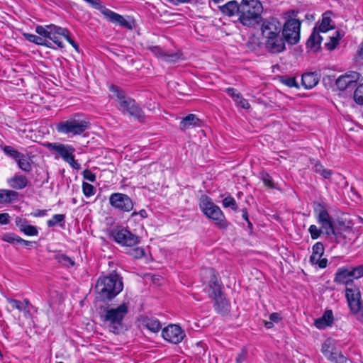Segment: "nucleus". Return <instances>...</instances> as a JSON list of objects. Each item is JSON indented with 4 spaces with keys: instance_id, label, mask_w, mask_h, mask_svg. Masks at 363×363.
Masks as SVG:
<instances>
[{
    "instance_id": "de8ad7c7",
    "label": "nucleus",
    "mask_w": 363,
    "mask_h": 363,
    "mask_svg": "<svg viewBox=\"0 0 363 363\" xmlns=\"http://www.w3.org/2000/svg\"><path fill=\"white\" fill-rule=\"evenodd\" d=\"M87 4H89L91 7L95 9L99 10L101 13H103L104 9H106L104 6L102 5L101 0H84Z\"/></svg>"
},
{
    "instance_id": "f8f14e48",
    "label": "nucleus",
    "mask_w": 363,
    "mask_h": 363,
    "mask_svg": "<svg viewBox=\"0 0 363 363\" xmlns=\"http://www.w3.org/2000/svg\"><path fill=\"white\" fill-rule=\"evenodd\" d=\"M286 40L284 35L280 33L277 35L264 39L265 49L271 54H279L286 50Z\"/></svg>"
},
{
    "instance_id": "49530a36",
    "label": "nucleus",
    "mask_w": 363,
    "mask_h": 363,
    "mask_svg": "<svg viewBox=\"0 0 363 363\" xmlns=\"http://www.w3.org/2000/svg\"><path fill=\"white\" fill-rule=\"evenodd\" d=\"M21 232L29 236H35L38 234V231L35 226L28 224L23 228H21Z\"/></svg>"
},
{
    "instance_id": "cd10ccee",
    "label": "nucleus",
    "mask_w": 363,
    "mask_h": 363,
    "mask_svg": "<svg viewBox=\"0 0 363 363\" xmlns=\"http://www.w3.org/2000/svg\"><path fill=\"white\" fill-rule=\"evenodd\" d=\"M25 38L30 42L34 43L37 45H45L48 48H52L51 43L45 39L42 36H38L34 34L24 33Z\"/></svg>"
},
{
    "instance_id": "39448f33",
    "label": "nucleus",
    "mask_w": 363,
    "mask_h": 363,
    "mask_svg": "<svg viewBox=\"0 0 363 363\" xmlns=\"http://www.w3.org/2000/svg\"><path fill=\"white\" fill-rule=\"evenodd\" d=\"M89 122L82 119L79 115H75L65 121L56 125V130L58 133L77 135L82 134L89 127Z\"/></svg>"
},
{
    "instance_id": "2f4dec72",
    "label": "nucleus",
    "mask_w": 363,
    "mask_h": 363,
    "mask_svg": "<svg viewBox=\"0 0 363 363\" xmlns=\"http://www.w3.org/2000/svg\"><path fill=\"white\" fill-rule=\"evenodd\" d=\"M16 162L18 164V168L21 169V170L26 172H30L31 171V164L28 162L25 155H23V153L21 155V157L16 160Z\"/></svg>"
},
{
    "instance_id": "0eeeda50",
    "label": "nucleus",
    "mask_w": 363,
    "mask_h": 363,
    "mask_svg": "<svg viewBox=\"0 0 363 363\" xmlns=\"http://www.w3.org/2000/svg\"><path fill=\"white\" fill-rule=\"evenodd\" d=\"M345 296L351 311L363 318V305L359 289L356 286H347L345 289Z\"/></svg>"
},
{
    "instance_id": "bf43d9fd",
    "label": "nucleus",
    "mask_w": 363,
    "mask_h": 363,
    "mask_svg": "<svg viewBox=\"0 0 363 363\" xmlns=\"http://www.w3.org/2000/svg\"><path fill=\"white\" fill-rule=\"evenodd\" d=\"M82 175L84 179L89 182H94L96 180V175L94 173H92L89 169L84 170Z\"/></svg>"
},
{
    "instance_id": "1a4fd4ad",
    "label": "nucleus",
    "mask_w": 363,
    "mask_h": 363,
    "mask_svg": "<svg viewBox=\"0 0 363 363\" xmlns=\"http://www.w3.org/2000/svg\"><path fill=\"white\" fill-rule=\"evenodd\" d=\"M313 209L317 215L318 223L321 225L325 235L329 236V232H333L334 227L330 214L320 203H314Z\"/></svg>"
},
{
    "instance_id": "b1692460",
    "label": "nucleus",
    "mask_w": 363,
    "mask_h": 363,
    "mask_svg": "<svg viewBox=\"0 0 363 363\" xmlns=\"http://www.w3.org/2000/svg\"><path fill=\"white\" fill-rule=\"evenodd\" d=\"M215 301L214 307L217 313L222 315H227L230 312V303L223 296L213 299Z\"/></svg>"
},
{
    "instance_id": "4be33fe9",
    "label": "nucleus",
    "mask_w": 363,
    "mask_h": 363,
    "mask_svg": "<svg viewBox=\"0 0 363 363\" xmlns=\"http://www.w3.org/2000/svg\"><path fill=\"white\" fill-rule=\"evenodd\" d=\"M201 121L194 114H189L184 117L180 122V129L184 130L194 126H201Z\"/></svg>"
},
{
    "instance_id": "c9c22d12",
    "label": "nucleus",
    "mask_w": 363,
    "mask_h": 363,
    "mask_svg": "<svg viewBox=\"0 0 363 363\" xmlns=\"http://www.w3.org/2000/svg\"><path fill=\"white\" fill-rule=\"evenodd\" d=\"M329 360L335 362V363H352L351 361L347 359L342 353L334 351L332 355L328 358Z\"/></svg>"
},
{
    "instance_id": "423d86ee",
    "label": "nucleus",
    "mask_w": 363,
    "mask_h": 363,
    "mask_svg": "<svg viewBox=\"0 0 363 363\" xmlns=\"http://www.w3.org/2000/svg\"><path fill=\"white\" fill-rule=\"evenodd\" d=\"M108 235L110 238L122 246L133 247L140 242L138 236L121 226L110 229Z\"/></svg>"
},
{
    "instance_id": "7c9ffc66",
    "label": "nucleus",
    "mask_w": 363,
    "mask_h": 363,
    "mask_svg": "<svg viewBox=\"0 0 363 363\" xmlns=\"http://www.w3.org/2000/svg\"><path fill=\"white\" fill-rule=\"evenodd\" d=\"M279 82L289 87V88H299V84L298 82L296 81V79L295 77H289V76H281L279 79Z\"/></svg>"
},
{
    "instance_id": "5701e85b",
    "label": "nucleus",
    "mask_w": 363,
    "mask_h": 363,
    "mask_svg": "<svg viewBox=\"0 0 363 363\" xmlns=\"http://www.w3.org/2000/svg\"><path fill=\"white\" fill-rule=\"evenodd\" d=\"M333 322V314L331 310L326 311L322 317L315 320L314 325L318 329L330 326Z\"/></svg>"
},
{
    "instance_id": "4d7b16f0",
    "label": "nucleus",
    "mask_w": 363,
    "mask_h": 363,
    "mask_svg": "<svg viewBox=\"0 0 363 363\" xmlns=\"http://www.w3.org/2000/svg\"><path fill=\"white\" fill-rule=\"evenodd\" d=\"M8 302L11 305V306L19 311H22L24 310V308L23 306V303L21 302L18 300L13 299V298H9Z\"/></svg>"
},
{
    "instance_id": "338daca9",
    "label": "nucleus",
    "mask_w": 363,
    "mask_h": 363,
    "mask_svg": "<svg viewBox=\"0 0 363 363\" xmlns=\"http://www.w3.org/2000/svg\"><path fill=\"white\" fill-rule=\"evenodd\" d=\"M16 224L19 228L21 231V228H23L26 225H27V221L26 220H23L20 218H17L16 219Z\"/></svg>"
},
{
    "instance_id": "8fccbe9b",
    "label": "nucleus",
    "mask_w": 363,
    "mask_h": 363,
    "mask_svg": "<svg viewBox=\"0 0 363 363\" xmlns=\"http://www.w3.org/2000/svg\"><path fill=\"white\" fill-rule=\"evenodd\" d=\"M261 179L262 180L264 184L267 186H268L269 188H274V187L272 178V177L269 174H267L266 172L262 173L261 174Z\"/></svg>"
},
{
    "instance_id": "680f3d73",
    "label": "nucleus",
    "mask_w": 363,
    "mask_h": 363,
    "mask_svg": "<svg viewBox=\"0 0 363 363\" xmlns=\"http://www.w3.org/2000/svg\"><path fill=\"white\" fill-rule=\"evenodd\" d=\"M235 102L238 104V106H240L242 108L248 109L250 107V105L248 103L247 100L242 98L241 95L240 98H238V101Z\"/></svg>"
},
{
    "instance_id": "72a5a7b5",
    "label": "nucleus",
    "mask_w": 363,
    "mask_h": 363,
    "mask_svg": "<svg viewBox=\"0 0 363 363\" xmlns=\"http://www.w3.org/2000/svg\"><path fill=\"white\" fill-rule=\"evenodd\" d=\"M206 272L211 276L209 287H221L220 279H218L216 271L213 268L207 269Z\"/></svg>"
},
{
    "instance_id": "2eb2a0df",
    "label": "nucleus",
    "mask_w": 363,
    "mask_h": 363,
    "mask_svg": "<svg viewBox=\"0 0 363 363\" xmlns=\"http://www.w3.org/2000/svg\"><path fill=\"white\" fill-rule=\"evenodd\" d=\"M162 337L173 344H178L182 341L185 334L182 328L177 325H169L162 331Z\"/></svg>"
},
{
    "instance_id": "e433bc0d",
    "label": "nucleus",
    "mask_w": 363,
    "mask_h": 363,
    "mask_svg": "<svg viewBox=\"0 0 363 363\" xmlns=\"http://www.w3.org/2000/svg\"><path fill=\"white\" fill-rule=\"evenodd\" d=\"M2 240L11 244H18L22 241V238L12 233H6L2 236Z\"/></svg>"
},
{
    "instance_id": "a19ab883",
    "label": "nucleus",
    "mask_w": 363,
    "mask_h": 363,
    "mask_svg": "<svg viewBox=\"0 0 363 363\" xmlns=\"http://www.w3.org/2000/svg\"><path fill=\"white\" fill-rule=\"evenodd\" d=\"M82 190L86 197H90L96 193L94 186L85 182L82 183Z\"/></svg>"
},
{
    "instance_id": "9b49d317",
    "label": "nucleus",
    "mask_w": 363,
    "mask_h": 363,
    "mask_svg": "<svg viewBox=\"0 0 363 363\" xmlns=\"http://www.w3.org/2000/svg\"><path fill=\"white\" fill-rule=\"evenodd\" d=\"M360 74L357 72H350L344 75L340 76L335 82L339 90H352L357 86V82L360 80Z\"/></svg>"
},
{
    "instance_id": "412c9836",
    "label": "nucleus",
    "mask_w": 363,
    "mask_h": 363,
    "mask_svg": "<svg viewBox=\"0 0 363 363\" xmlns=\"http://www.w3.org/2000/svg\"><path fill=\"white\" fill-rule=\"evenodd\" d=\"M7 182L10 187L17 190L24 189L28 184L26 177L21 174H15L9 178Z\"/></svg>"
},
{
    "instance_id": "f3484780",
    "label": "nucleus",
    "mask_w": 363,
    "mask_h": 363,
    "mask_svg": "<svg viewBox=\"0 0 363 363\" xmlns=\"http://www.w3.org/2000/svg\"><path fill=\"white\" fill-rule=\"evenodd\" d=\"M351 267H342L337 269L334 278V281L338 284H345L346 287L354 286L353 284Z\"/></svg>"
},
{
    "instance_id": "9d476101",
    "label": "nucleus",
    "mask_w": 363,
    "mask_h": 363,
    "mask_svg": "<svg viewBox=\"0 0 363 363\" xmlns=\"http://www.w3.org/2000/svg\"><path fill=\"white\" fill-rule=\"evenodd\" d=\"M110 205L122 212H130L133 208L132 199L126 194L113 193L109 196Z\"/></svg>"
},
{
    "instance_id": "c756f323",
    "label": "nucleus",
    "mask_w": 363,
    "mask_h": 363,
    "mask_svg": "<svg viewBox=\"0 0 363 363\" xmlns=\"http://www.w3.org/2000/svg\"><path fill=\"white\" fill-rule=\"evenodd\" d=\"M18 196V193L13 190L3 189L0 193V198L5 202H11L16 200Z\"/></svg>"
},
{
    "instance_id": "c03bdc74",
    "label": "nucleus",
    "mask_w": 363,
    "mask_h": 363,
    "mask_svg": "<svg viewBox=\"0 0 363 363\" xmlns=\"http://www.w3.org/2000/svg\"><path fill=\"white\" fill-rule=\"evenodd\" d=\"M65 218V216L64 214H55L50 220L47 221V225L48 227L55 226L57 223L64 221Z\"/></svg>"
},
{
    "instance_id": "6ab92c4d",
    "label": "nucleus",
    "mask_w": 363,
    "mask_h": 363,
    "mask_svg": "<svg viewBox=\"0 0 363 363\" xmlns=\"http://www.w3.org/2000/svg\"><path fill=\"white\" fill-rule=\"evenodd\" d=\"M35 31L39 35L57 34L59 35L64 36L69 34V31L67 28H62L54 24H50L45 26H38L35 28Z\"/></svg>"
},
{
    "instance_id": "ddd939ff",
    "label": "nucleus",
    "mask_w": 363,
    "mask_h": 363,
    "mask_svg": "<svg viewBox=\"0 0 363 363\" xmlns=\"http://www.w3.org/2000/svg\"><path fill=\"white\" fill-rule=\"evenodd\" d=\"M333 231L329 232V235H334L335 242L342 246H345L354 235L352 228L345 225H340V227L334 226Z\"/></svg>"
},
{
    "instance_id": "09e8293b",
    "label": "nucleus",
    "mask_w": 363,
    "mask_h": 363,
    "mask_svg": "<svg viewBox=\"0 0 363 363\" xmlns=\"http://www.w3.org/2000/svg\"><path fill=\"white\" fill-rule=\"evenodd\" d=\"M330 18H323L322 21L319 26V32L327 33L330 30Z\"/></svg>"
},
{
    "instance_id": "864d4df0",
    "label": "nucleus",
    "mask_w": 363,
    "mask_h": 363,
    "mask_svg": "<svg viewBox=\"0 0 363 363\" xmlns=\"http://www.w3.org/2000/svg\"><path fill=\"white\" fill-rule=\"evenodd\" d=\"M57 34H51L47 35H41L45 39L48 38L51 40L55 44H56L59 48H62L64 45L62 41L60 40L59 38L57 36Z\"/></svg>"
},
{
    "instance_id": "bb28decb",
    "label": "nucleus",
    "mask_w": 363,
    "mask_h": 363,
    "mask_svg": "<svg viewBox=\"0 0 363 363\" xmlns=\"http://www.w3.org/2000/svg\"><path fill=\"white\" fill-rule=\"evenodd\" d=\"M75 149L69 145H63L60 152V156L67 162L69 160L73 162V156Z\"/></svg>"
},
{
    "instance_id": "a211bd4d",
    "label": "nucleus",
    "mask_w": 363,
    "mask_h": 363,
    "mask_svg": "<svg viewBox=\"0 0 363 363\" xmlns=\"http://www.w3.org/2000/svg\"><path fill=\"white\" fill-rule=\"evenodd\" d=\"M102 14L112 23L127 29H132L133 28L132 23L127 21L123 16L107 8L104 9Z\"/></svg>"
},
{
    "instance_id": "58836bf2",
    "label": "nucleus",
    "mask_w": 363,
    "mask_h": 363,
    "mask_svg": "<svg viewBox=\"0 0 363 363\" xmlns=\"http://www.w3.org/2000/svg\"><path fill=\"white\" fill-rule=\"evenodd\" d=\"M321 351L328 359L332 355L334 350L331 348L330 340H328L323 343Z\"/></svg>"
},
{
    "instance_id": "393cba45",
    "label": "nucleus",
    "mask_w": 363,
    "mask_h": 363,
    "mask_svg": "<svg viewBox=\"0 0 363 363\" xmlns=\"http://www.w3.org/2000/svg\"><path fill=\"white\" fill-rule=\"evenodd\" d=\"M322 39L323 38L320 35V32L316 31L315 29H314L308 40H307V47L311 50H313L315 52L318 51L320 48Z\"/></svg>"
},
{
    "instance_id": "79ce46f5",
    "label": "nucleus",
    "mask_w": 363,
    "mask_h": 363,
    "mask_svg": "<svg viewBox=\"0 0 363 363\" xmlns=\"http://www.w3.org/2000/svg\"><path fill=\"white\" fill-rule=\"evenodd\" d=\"M308 232L311 234V237L313 240L318 239L324 231L323 229L318 228L315 225H310L308 228Z\"/></svg>"
},
{
    "instance_id": "4468645a",
    "label": "nucleus",
    "mask_w": 363,
    "mask_h": 363,
    "mask_svg": "<svg viewBox=\"0 0 363 363\" xmlns=\"http://www.w3.org/2000/svg\"><path fill=\"white\" fill-rule=\"evenodd\" d=\"M283 26L274 18L266 19L261 27L264 39L282 33Z\"/></svg>"
},
{
    "instance_id": "774afa93",
    "label": "nucleus",
    "mask_w": 363,
    "mask_h": 363,
    "mask_svg": "<svg viewBox=\"0 0 363 363\" xmlns=\"http://www.w3.org/2000/svg\"><path fill=\"white\" fill-rule=\"evenodd\" d=\"M247 357V353L245 351L242 350L238 356L236 357V362L238 363H242L243 362Z\"/></svg>"
},
{
    "instance_id": "f257e3e1",
    "label": "nucleus",
    "mask_w": 363,
    "mask_h": 363,
    "mask_svg": "<svg viewBox=\"0 0 363 363\" xmlns=\"http://www.w3.org/2000/svg\"><path fill=\"white\" fill-rule=\"evenodd\" d=\"M223 13L238 16V21L244 26L253 27L262 21L263 6L259 0L230 1L220 7Z\"/></svg>"
},
{
    "instance_id": "e2e57ef3",
    "label": "nucleus",
    "mask_w": 363,
    "mask_h": 363,
    "mask_svg": "<svg viewBox=\"0 0 363 363\" xmlns=\"http://www.w3.org/2000/svg\"><path fill=\"white\" fill-rule=\"evenodd\" d=\"M151 50L153 53H155V55L160 57L162 58L164 54L165 53L162 48H160L158 46H154L151 48Z\"/></svg>"
},
{
    "instance_id": "3c124183",
    "label": "nucleus",
    "mask_w": 363,
    "mask_h": 363,
    "mask_svg": "<svg viewBox=\"0 0 363 363\" xmlns=\"http://www.w3.org/2000/svg\"><path fill=\"white\" fill-rule=\"evenodd\" d=\"M208 293L210 297H211L213 299H216V298L223 296L221 287H209Z\"/></svg>"
},
{
    "instance_id": "20e7f679",
    "label": "nucleus",
    "mask_w": 363,
    "mask_h": 363,
    "mask_svg": "<svg viewBox=\"0 0 363 363\" xmlns=\"http://www.w3.org/2000/svg\"><path fill=\"white\" fill-rule=\"evenodd\" d=\"M199 206L203 214L213 220L218 228L220 229L227 228L228 223L224 214L208 196L202 195L201 196Z\"/></svg>"
},
{
    "instance_id": "c85d7f7f",
    "label": "nucleus",
    "mask_w": 363,
    "mask_h": 363,
    "mask_svg": "<svg viewBox=\"0 0 363 363\" xmlns=\"http://www.w3.org/2000/svg\"><path fill=\"white\" fill-rule=\"evenodd\" d=\"M145 327L153 333L158 332L162 328L160 322L154 318H147L144 320Z\"/></svg>"
},
{
    "instance_id": "0e129e2a",
    "label": "nucleus",
    "mask_w": 363,
    "mask_h": 363,
    "mask_svg": "<svg viewBox=\"0 0 363 363\" xmlns=\"http://www.w3.org/2000/svg\"><path fill=\"white\" fill-rule=\"evenodd\" d=\"M140 216L141 218H145L147 217V213L145 209L140 210L139 212L134 211L131 213V217L134 218L137 216Z\"/></svg>"
},
{
    "instance_id": "a18cd8bd",
    "label": "nucleus",
    "mask_w": 363,
    "mask_h": 363,
    "mask_svg": "<svg viewBox=\"0 0 363 363\" xmlns=\"http://www.w3.org/2000/svg\"><path fill=\"white\" fill-rule=\"evenodd\" d=\"M330 41L325 43V46L330 50H334L339 43L340 37L337 33L336 36H330Z\"/></svg>"
},
{
    "instance_id": "ea45409f",
    "label": "nucleus",
    "mask_w": 363,
    "mask_h": 363,
    "mask_svg": "<svg viewBox=\"0 0 363 363\" xmlns=\"http://www.w3.org/2000/svg\"><path fill=\"white\" fill-rule=\"evenodd\" d=\"M223 205L225 208H230L233 211H236L238 209V205L235 200L230 196L225 197L223 200Z\"/></svg>"
},
{
    "instance_id": "37998d69",
    "label": "nucleus",
    "mask_w": 363,
    "mask_h": 363,
    "mask_svg": "<svg viewBox=\"0 0 363 363\" xmlns=\"http://www.w3.org/2000/svg\"><path fill=\"white\" fill-rule=\"evenodd\" d=\"M352 275L354 279H358L363 277V264L357 267L350 266Z\"/></svg>"
},
{
    "instance_id": "5fc2aeb1",
    "label": "nucleus",
    "mask_w": 363,
    "mask_h": 363,
    "mask_svg": "<svg viewBox=\"0 0 363 363\" xmlns=\"http://www.w3.org/2000/svg\"><path fill=\"white\" fill-rule=\"evenodd\" d=\"M111 91H114L116 94V96L119 99L120 106H121V103L123 101H127L128 98L125 97L124 92L121 90H119L118 87L113 86L111 89Z\"/></svg>"
},
{
    "instance_id": "052dcab7",
    "label": "nucleus",
    "mask_w": 363,
    "mask_h": 363,
    "mask_svg": "<svg viewBox=\"0 0 363 363\" xmlns=\"http://www.w3.org/2000/svg\"><path fill=\"white\" fill-rule=\"evenodd\" d=\"M63 145H64V144H60V143H47V144L45 145V146H46L48 149L52 150H53V151H55V152H56L59 153Z\"/></svg>"
},
{
    "instance_id": "473e14b6",
    "label": "nucleus",
    "mask_w": 363,
    "mask_h": 363,
    "mask_svg": "<svg viewBox=\"0 0 363 363\" xmlns=\"http://www.w3.org/2000/svg\"><path fill=\"white\" fill-rule=\"evenodd\" d=\"M0 147L6 156L14 160L15 161H16V160L20 157L21 155L22 154L11 146L1 145Z\"/></svg>"
},
{
    "instance_id": "69168bd1",
    "label": "nucleus",
    "mask_w": 363,
    "mask_h": 363,
    "mask_svg": "<svg viewBox=\"0 0 363 363\" xmlns=\"http://www.w3.org/2000/svg\"><path fill=\"white\" fill-rule=\"evenodd\" d=\"M9 221V215L6 213L0 214V224L6 225Z\"/></svg>"
},
{
    "instance_id": "13d9d810",
    "label": "nucleus",
    "mask_w": 363,
    "mask_h": 363,
    "mask_svg": "<svg viewBox=\"0 0 363 363\" xmlns=\"http://www.w3.org/2000/svg\"><path fill=\"white\" fill-rule=\"evenodd\" d=\"M130 255L134 258L139 259L144 256L145 252H144V250L141 247H135L131 250Z\"/></svg>"
},
{
    "instance_id": "f03ea898",
    "label": "nucleus",
    "mask_w": 363,
    "mask_h": 363,
    "mask_svg": "<svg viewBox=\"0 0 363 363\" xmlns=\"http://www.w3.org/2000/svg\"><path fill=\"white\" fill-rule=\"evenodd\" d=\"M123 288L120 277L116 273L100 277L95 285L96 298L101 301H109L114 298Z\"/></svg>"
},
{
    "instance_id": "7ed1b4c3",
    "label": "nucleus",
    "mask_w": 363,
    "mask_h": 363,
    "mask_svg": "<svg viewBox=\"0 0 363 363\" xmlns=\"http://www.w3.org/2000/svg\"><path fill=\"white\" fill-rule=\"evenodd\" d=\"M128 313L127 303H122L116 308H106L101 315L103 322L109 328L110 331L117 334L122 328L123 320Z\"/></svg>"
},
{
    "instance_id": "aec40b11",
    "label": "nucleus",
    "mask_w": 363,
    "mask_h": 363,
    "mask_svg": "<svg viewBox=\"0 0 363 363\" xmlns=\"http://www.w3.org/2000/svg\"><path fill=\"white\" fill-rule=\"evenodd\" d=\"M319 82L318 74L315 72H308L302 74L301 84L306 89L315 87Z\"/></svg>"
},
{
    "instance_id": "6e6d98bb",
    "label": "nucleus",
    "mask_w": 363,
    "mask_h": 363,
    "mask_svg": "<svg viewBox=\"0 0 363 363\" xmlns=\"http://www.w3.org/2000/svg\"><path fill=\"white\" fill-rule=\"evenodd\" d=\"M225 92L231 96L235 101H238V98H240V93L238 92L233 87H228L225 89Z\"/></svg>"
},
{
    "instance_id": "f704fd0d",
    "label": "nucleus",
    "mask_w": 363,
    "mask_h": 363,
    "mask_svg": "<svg viewBox=\"0 0 363 363\" xmlns=\"http://www.w3.org/2000/svg\"><path fill=\"white\" fill-rule=\"evenodd\" d=\"M55 259L62 265L70 267L74 266V262L68 256L63 254H57L55 255Z\"/></svg>"
},
{
    "instance_id": "a878e982",
    "label": "nucleus",
    "mask_w": 363,
    "mask_h": 363,
    "mask_svg": "<svg viewBox=\"0 0 363 363\" xmlns=\"http://www.w3.org/2000/svg\"><path fill=\"white\" fill-rule=\"evenodd\" d=\"M312 255L310 257V262L315 263L324 254L325 248L322 242H318L312 247Z\"/></svg>"
},
{
    "instance_id": "dca6fc26",
    "label": "nucleus",
    "mask_w": 363,
    "mask_h": 363,
    "mask_svg": "<svg viewBox=\"0 0 363 363\" xmlns=\"http://www.w3.org/2000/svg\"><path fill=\"white\" fill-rule=\"evenodd\" d=\"M120 107L123 111H126L138 120L143 119L145 117L143 110L138 106L135 101L130 98H128L127 101H123Z\"/></svg>"
},
{
    "instance_id": "603ef678",
    "label": "nucleus",
    "mask_w": 363,
    "mask_h": 363,
    "mask_svg": "<svg viewBox=\"0 0 363 363\" xmlns=\"http://www.w3.org/2000/svg\"><path fill=\"white\" fill-rule=\"evenodd\" d=\"M180 58V55L178 53H164L162 59L163 60L168 62H175Z\"/></svg>"
},
{
    "instance_id": "6e6552de",
    "label": "nucleus",
    "mask_w": 363,
    "mask_h": 363,
    "mask_svg": "<svg viewBox=\"0 0 363 363\" xmlns=\"http://www.w3.org/2000/svg\"><path fill=\"white\" fill-rule=\"evenodd\" d=\"M301 23L298 20L291 18L283 26L282 34L286 41L290 45H295L300 39Z\"/></svg>"
},
{
    "instance_id": "4c0bfd02",
    "label": "nucleus",
    "mask_w": 363,
    "mask_h": 363,
    "mask_svg": "<svg viewBox=\"0 0 363 363\" xmlns=\"http://www.w3.org/2000/svg\"><path fill=\"white\" fill-rule=\"evenodd\" d=\"M353 98L357 104L363 105V84L356 88L353 94Z\"/></svg>"
}]
</instances>
